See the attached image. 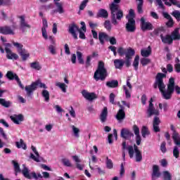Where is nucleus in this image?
<instances>
[{
  "mask_svg": "<svg viewBox=\"0 0 180 180\" xmlns=\"http://www.w3.org/2000/svg\"><path fill=\"white\" fill-rule=\"evenodd\" d=\"M162 72L163 73H162ZM162 72H158L155 77V83L153 84V88L157 89L159 88V91L162 94L163 99L169 101L172 99V95L175 91V79L174 77H170L167 84V89L165 90L166 84L164 83V78H167V69L162 68Z\"/></svg>",
  "mask_w": 180,
  "mask_h": 180,
  "instance_id": "1",
  "label": "nucleus"
},
{
  "mask_svg": "<svg viewBox=\"0 0 180 180\" xmlns=\"http://www.w3.org/2000/svg\"><path fill=\"white\" fill-rule=\"evenodd\" d=\"M153 102V97H151L149 101V104L148 105L147 110L146 111V115L148 119H150V117H152V116H155L153 121V131H155V133H160V131H161V129L160 128L161 120L160 117H158L160 116V110L155 108Z\"/></svg>",
  "mask_w": 180,
  "mask_h": 180,
  "instance_id": "2",
  "label": "nucleus"
},
{
  "mask_svg": "<svg viewBox=\"0 0 180 180\" xmlns=\"http://www.w3.org/2000/svg\"><path fill=\"white\" fill-rule=\"evenodd\" d=\"M121 0H113L112 4L110 5V11L111 12L112 24L116 26L118 23L117 20H122L124 13L122 9H120L118 4H120Z\"/></svg>",
  "mask_w": 180,
  "mask_h": 180,
  "instance_id": "3",
  "label": "nucleus"
},
{
  "mask_svg": "<svg viewBox=\"0 0 180 180\" xmlns=\"http://www.w3.org/2000/svg\"><path fill=\"white\" fill-rule=\"evenodd\" d=\"M82 27L79 29V26L75 25V23H72L70 25L68 32L70 34H72V37L77 40L78 36L77 32L79 33V39L84 40L86 39L85 34L84 32H86V23L84 22H81Z\"/></svg>",
  "mask_w": 180,
  "mask_h": 180,
  "instance_id": "4",
  "label": "nucleus"
},
{
  "mask_svg": "<svg viewBox=\"0 0 180 180\" xmlns=\"http://www.w3.org/2000/svg\"><path fill=\"white\" fill-rule=\"evenodd\" d=\"M117 53L120 57H124L125 56L124 64L127 68L131 65V60L133 58V56L136 54L135 50L131 48L124 49V47H119L117 49Z\"/></svg>",
  "mask_w": 180,
  "mask_h": 180,
  "instance_id": "5",
  "label": "nucleus"
},
{
  "mask_svg": "<svg viewBox=\"0 0 180 180\" xmlns=\"http://www.w3.org/2000/svg\"><path fill=\"white\" fill-rule=\"evenodd\" d=\"M107 77H108V70L105 67V63L103 61H99L97 69L94 72V79L98 82V81H105Z\"/></svg>",
  "mask_w": 180,
  "mask_h": 180,
  "instance_id": "6",
  "label": "nucleus"
},
{
  "mask_svg": "<svg viewBox=\"0 0 180 180\" xmlns=\"http://www.w3.org/2000/svg\"><path fill=\"white\" fill-rule=\"evenodd\" d=\"M13 44L16 47L18 53L21 56L22 61H27L30 54L27 51V50H25V49H23V44H20V43H15V41H13Z\"/></svg>",
  "mask_w": 180,
  "mask_h": 180,
  "instance_id": "7",
  "label": "nucleus"
},
{
  "mask_svg": "<svg viewBox=\"0 0 180 180\" xmlns=\"http://www.w3.org/2000/svg\"><path fill=\"white\" fill-rule=\"evenodd\" d=\"M22 174L23 176L26 178V179H32V178H34V179H38V178H41V179H42L43 178V176L41 174V173H38V174H37L36 172H31L30 173L27 166L23 167Z\"/></svg>",
  "mask_w": 180,
  "mask_h": 180,
  "instance_id": "8",
  "label": "nucleus"
},
{
  "mask_svg": "<svg viewBox=\"0 0 180 180\" xmlns=\"http://www.w3.org/2000/svg\"><path fill=\"white\" fill-rule=\"evenodd\" d=\"M131 77L127 78V84L123 85V90L125 92V96L127 99L131 98V92L133 90V86L131 83Z\"/></svg>",
  "mask_w": 180,
  "mask_h": 180,
  "instance_id": "9",
  "label": "nucleus"
},
{
  "mask_svg": "<svg viewBox=\"0 0 180 180\" xmlns=\"http://www.w3.org/2000/svg\"><path fill=\"white\" fill-rule=\"evenodd\" d=\"M163 2H165V5H166L167 6H172V5L178 6L179 4L176 0H163ZM156 3L158 4L160 9H165V6L164 4H162V0H156Z\"/></svg>",
  "mask_w": 180,
  "mask_h": 180,
  "instance_id": "10",
  "label": "nucleus"
},
{
  "mask_svg": "<svg viewBox=\"0 0 180 180\" xmlns=\"http://www.w3.org/2000/svg\"><path fill=\"white\" fill-rule=\"evenodd\" d=\"M136 20L133 18H128V22L126 24V30L128 32L134 33L136 32Z\"/></svg>",
  "mask_w": 180,
  "mask_h": 180,
  "instance_id": "11",
  "label": "nucleus"
},
{
  "mask_svg": "<svg viewBox=\"0 0 180 180\" xmlns=\"http://www.w3.org/2000/svg\"><path fill=\"white\" fill-rule=\"evenodd\" d=\"M39 84V82H32L31 84H27V86H25V91L27 96H31L32 94H33V92L37 89Z\"/></svg>",
  "mask_w": 180,
  "mask_h": 180,
  "instance_id": "12",
  "label": "nucleus"
},
{
  "mask_svg": "<svg viewBox=\"0 0 180 180\" xmlns=\"http://www.w3.org/2000/svg\"><path fill=\"white\" fill-rule=\"evenodd\" d=\"M141 29L143 32L153 30V26L150 22H146L145 18H141Z\"/></svg>",
  "mask_w": 180,
  "mask_h": 180,
  "instance_id": "13",
  "label": "nucleus"
},
{
  "mask_svg": "<svg viewBox=\"0 0 180 180\" xmlns=\"http://www.w3.org/2000/svg\"><path fill=\"white\" fill-rule=\"evenodd\" d=\"M170 129H171L172 131H173L172 139L174 141V144H176V146H180L179 134V132H177L174 124H171Z\"/></svg>",
  "mask_w": 180,
  "mask_h": 180,
  "instance_id": "14",
  "label": "nucleus"
},
{
  "mask_svg": "<svg viewBox=\"0 0 180 180\" xmlns=\"http://www.w3.org/2000/svg\"><path fill=\"white\" fill-rule=\"evenodd\" d=\"M120 136L122 139L127 140V139H131V137H134V132H131L129 128H122Z\"/></svg>",
  "mask_w": 180,
  "mask_h": 180,
  "instance_id": "15",
  "label": "nucleus"
},
{
  "mask_svg": "<svg viewBox=\"0 0 180 180\" xmlns=\"http://www.w3.org/2000/svg\"><path fill=\"white\" fill-rule=\"evenodd\" d=\"M82 95L87 101H94V99H97V96L94 91L89 93L87 90H82Z\"/></svg>",
  "mask_w": 180,
  "mask_h": 180,
  "instance_id": "16",
  "label": "nucleus"
},
{
  "mask_svg": "<svg viewBox=\"0 0 180 180\" xmlns=\"http://www.w3.org/2000/svg\"><path fill=\"white\" fill-rule=\"evenodd\" d=\"M133 131L136 136V144L137 146H140L141 144V136L140 135V128L136 124L133 125Z\"/></svg>",
  "mask_w": 180,
  "mask_h": 180,
  "instance_id": "17",
  "label": "nucleus"
},
{
  "mask_svg": "<svg viewBox=\"0 0 180 180\" xmlns=\"http://www.w3.org/2000/svg\"><path fill=\"white\" fill-rule=\"evenodd\" d=\"M57 9L51 11V15H55V13H64V9L63 6V4L60 2V1H53Z\"/></svg>",
  "mask_w": 180,
  "mask_h": 180,
  "instance_id": "18",
  "label": "nucleus"
},
{
  "mask_svg": "<svg viewBox=\"0 0 180 180\" xmlns=\"http://www.w3.org/2000/svg\"><path fill=\"white\" fill-rule=\"evenodd\" d=\"M11 120L15 124H20L21 122H24L23 114H15V115H11Z\"/></svg>",
  "mask_w": 180,
  "mask_h": 180,
  "instance_id": "19",
  "label": "nucleus"
},
{
  "mask_svg": "<svg viewBox=\"0 0 180 180\" xmlns=\"http://www.w3.org/2000/svg\"><path fill=\"white\" fill-rule=\"evenodd\" d=\"M160 176H161V172H160V167L158 165H153L152 180H156V178H160Z\"/></svg>",
  "mask_w": 180,
  "mask_h": 180,
  "instance_id": "20",
  "label": "nucleus"
},
{
  "mask_svg": "<svg viewBox=\"0 0 180 180\" xmlns=\"http://www.w3.org/2000/svg\"><path fill=\"white\" fill-rule=\"evenodd\" d=\"M160 39L164 44L171 45L173 44L172 40V34H166V36H163V34H160Z\"/></svg>",
  "mask_w": 180,
  "mask_h": 180,
  "instance_id": "21",
  "label": "nucleus"
},
{
  "mask_svg": "<svg viewBox=\"0 0 180 180\" xmlns=\"http://www.w3.org/2000/svg\"><path fill=\"white\" fill-rule=\"evenodd\" d=\"M0 33L1 34H5V35L15 34L14 31L13 30V29H11V26H4L3 27H0Z\"/></svg>",
  "mask_w": 180,
  "mask_h": 180,
  "instance_id": "22",
  "label": "nucleus"
},
{
  "mask_svg": "<svg viewBox=\"0 0 180 180\" xmlns=\"http://www.w3.org/2000/svg\"><path fill=\"white\" fill-rule=\"evenodd\" d=\"M134 153L136 155V162H141L143 160V155L141 153V150L139 149V146L134 143Z\"/></svg>",
  "mask_w": 180,
  "mask_h": 180,
  "instance_id": "23",
  "label": "nucleus"
},
{
  "mask_svg": "<svg viewBox=\"0 0 180 180\" xmlns=\"http://www.w3.org/2000/svg\"><path fill=\"white\" fill-rule=\"evenodd\" d=\"M5 90H1V89H0V105L4 108H10L11 103V101H6V98H1Z\"/></svg>",
  "mask_w": 180,
  "mask_h": 180,
  "instance_id": "24",
  "label": "nucleus"
},
{
  "mask_svg": "<svg viewBox=\"0 0 180 180\" xmlns=\"http://www.w3.org/2000/svg\"><path fill=\"white\" fill-rule=\"evenodd\" d=\"M32 150L35 155H34V153H30V158H32V160H33L36 162H40L39 153L38 150H37V148H35L34 145H32Z\"/></svg>",
  "mask_w": 180,
  "mask_h": 180,
  "instance_id": "25",
  "label": "nucleus"
},
{
  "mask_svg": "<svg viewBox=\"0 0 180 180\" xmlns=\"http://www.w3.org/2000/svg\"><path fill=\"white\" fill-rule=\"evenodd\" d=\"M5 51L6 53V58H8V60H18L19 56L13 53L11 49H5Z\"/></svg>",
  "mask_w": 180,
  "mask_h": 180,
  "instance_id": "26",
  "label": "nucleus"
},
{
  "mask_svg": "<svg viewBox=\"0 0 180 180\" xmlns=\"http://www.w3.org/2000/svg\"><path fill=\"white\" fill-rule=\"evenodd\" d=\"M98 39L100 41V44L103 45L105 44V41H109V36L106 33L103 32H100L98 33Z\"/></svg>",
  "mask_w": 180,
  "mask_h": 180,
  "instance_id": "27",
  "label": "nucleus"
},
{
  "mask_svg": "<svg viewBox=\"0 0 180 180\" xmlns=\"http://www.w3.org/2000/svg\"><path fill=\"white\" fill-rule=\"evenodd\" d=\"M108 115V107H103L100 115V120L101 123H105L107 120Z\"/></svg>",
  "mask_w": 180,
  "mask_h": 180,
  "instance_id": "28",
  "label": "nucleus"
},
{
  "mask_svg": "<svg viewBox=\"0 0 180 180\" xmlns=\"http://www.w3.org/2000/svg\"><path fill=\"white\" fill-rule=\"evenodd\" d=\"M163 16H164V18L165 19L168 20V22H167V23H166V26L167 27H173V26H174V20H173L171 15H169L167 13L164 12L163 13Z\"/></svg>",
  "mask_w": 180,
  "mask_h": 180,
  "instance_id": "29",
  "label": "nucleus"
},
{
  "mask_svg": "<svg viewBox=\"0 0 180 180\" xmlns=\"http://www.w3.org/2000/svg\"><path fill=\"white\" fill-rule=\"evenodd\" d=\"M72 160L76 162L77 169H79V171H83L84 166L83 165H81V159H79V156H77V155H73Z\"/></svg>",
  "mask_w": 180,
  "mask_h": 180,
  "instance_id": "30",
  "label": "nucleus"
},
{
  "mask_svg": "<svg viewBox=\"0 0 180 180\" xmlns=\"http://www.w3.org/2000/svg\"><path fill=\"white\" fill-rule=\"evenodd\" d=\"M106 86H108V88H117V86H119V82L117 79L108 80V82H106Z\"/></svg>",
  "mask_w": 180,
  "mask_h": 180,
  "instance_id": "31",
  "label": "nucleus"
},
{
  "mask_svg": "<svg viewBox=\"0 0 180 180\" xmlns=\"http://www.w3.org/2000/svg\"><path fill=\"white\" fill-rule=\"evenodd\" d=\"M172 43H174V40H180L179 27H176L172 32Z\"/></svg>",
  "mask_w": 180,
  "mask_h": 180,
  "instance_id": "32",
  "label": "nucleus"
},
{
  "mask_svg": "<svg viewBox=\"0 0 180 180\" xmlns=\"http://www.w3.org/2000/svg\"><path fill=\"white\" fill-rule=\"evenodd\" d=\"M108 12L105 9H100L97 13V18H103V19H108Z\"/></svg>",
  "mask_w": 180,
  "mask_h": 180,
  "instance_id": "33",
  "label": "nucleus"
},
{
  "mask_svg": "<svg viewBox=\"0 0 180 180\" xmlns=\"http://www.w3.org/2000/svg\"><path fill=\"white\" fill-rule=\"evenodd\" d=\"M114 65L117 70H122L124 65V61L122 59L115 60Z\"/></svg>",
  "mask_w": 180,
  "mask_h": 180,
  "instance_id": "34",
  "label": "nucleus"
},
{
  "mask_svg": "<svg viewBox=\"0 0 180 180\" xmlns=\"http://www.w3.org/2000/svg\"><path fill=\"white\" fill-rule=\"evenodd\" d=\"M165 32V29L163 26H160V27H157L153 30L152 33H150V36H160V33Z\"/></svg>",
  "mask_w": 180,
  "mask_h": 180,
  "instance_id": "35",
  "label": "nucleus"
},
{
  "mask_svg": "<svg viewBox=\"0 0 180 180\" xmlns=\"http://www.w3.org/2000/svg\"><path fill=\"white\" fill-rule=\"evenodd\" d=\"M126 117V112L125 111H122L120 108L118 110L116 115V118L117 120H124Z\"/></svg>",
  "mask_w": 180,
  "mask_h": 180,
  "instance_id": "36",
  "label": "nucleus"
},
{
  "mask_svg": "<svg viewBox=\"0 0 180 180\" xmlns=\"http://www.w3.org/2000/svg\"><path fill=\"white\" fill-rule=\"evenodd\" d=\"M141 133L143 139H146V136H149L150 131L148 129V127H146V125H143L142 128L141 129Z\"/></svg>",
  "mask_w": 180,
  "mask_h": 180,
  "instance_id": "37",
  "label": "nucleus"
},
{
  "mask_svg": "<svg viewBox=\"0 0 180 180\" xmlns=\"http://www.w3.org/2000/svg\"><path fill=\"white\" fill-rule=\"evenodd\" d=\"M6 77L8 79H10V81H13V79H15L17 81V73H13L12 71H8L6 73Z\"/></svg>",
  "mask_w": 180,
  "mask_h": 180,
  "instance_id": "38",
  "label": "nucleus"
},
{
  "mask_svg": "<svg viewBox=\"0 0 180 180\" xmlns=\"http://www.w3.org/2000/svg\"><path fill=\"white\" fill-rule=\"evenodd\" d=\"M41 96L43 98H44L46 102H49L50 101V93L49 90H46V89H44L42 90Z\"/></svg>",
  "mask_w": 180,
  "mask_h": 180,
  "instance_id": "39",
  "label": "nucleus"
},
{
  "mask_svg": "<svg viewBox=\"0 0 180 180\" xmlns=\"http://www.w3.org/2000/svg\"><path fill=\"white\" fill-rule=\"evenodd\" d=\"M21 21H20V27L22 29V30L25 29V27H27L28 29H31L30 25H28L25 22V19L24 16L20 17Z\"/></svg>",
  "mask_w": 180,
  "mask_h": 180,
  "instance_id": "40",
  "label": "nucleus"
},
{
  "mask_svg": "<svg viewBox=\"0 0 180 180\" xmlns=\"http://www.w3.org/2000/svg\"><path fill=\"white\" fill-rule=\"evenodd\" d=\"M30 67L33 70H36V71H40V70H41V66L40 65L38 61H35L34 63H31Z\"/></svg>",
  "mask_w": 180,
  "mask_h": 180,
  "instance_id": "41",
  "label": "nucleus"
},
{
  "mask_svg": "<svg viewBox=\"0 0 180 180\" xmlns=\"http://www.w3.org/2000/svg\"><path fill=\"white\" fill-rule=\"evenodd\" d=\"M162 175L164 180H172V174L169 170H164Z\"/></svg>",
  "mask_w": 180,
  "mask_h": 180,
  "instance_id": "42",
  "label": "nucleus"
},
{
  "mask_svg": "<svg viewBox=\"0 0 180 180\" xmlns=\"http://www.w3.org/2000/svg\"><path fill=\"white\" fill-rule=\"evenodd\" d=\"M139 61H140L139 56H136L133 63V67L135 71H137L139 70Z\"/></svg>",
  "mask_w": 180,
  "mask_h": 180,
  "instance_id": "43",
  "label": "nucleus"
},
{
  "mask_svg": "<svg viewBox=\"0 0 180 180\" xmlns=\"http://www.w3.org/2000/svg\"><path fill=\"white\" fill-rule=\"evenodd\" d=\"M16 147L18 148H22L27 150V143H25L23 139H20V142H16Z\"/></svg>",
  "mask_w": 180,
  "mask_h": 180,
  "instance_id": "44",
  "label": "nucleus"
},
{
  "mask_svg": "<svg viewBox=\"0 0 180 180\" xmlns=\"http://www.w3.org/2000/svg\"><path fill=\"white\" fill-rule=\"evenodd\" d=\"M144 4V1L143 0H139V3L137 5V12L139 14L143 13V6Z\"/></svg>",
  "mask_w": 180,
  "mask_h": 180,
  "instance_id": "45",
  "label": "nucleus"
},
{
  "mask_svg": "<svg viewBox=\"0 0 180 180\" xmlns=\"http://www.w3.org/2000/svg\"><path fill=\"white\" fill-rule=\"evenodd\" d=\"M72 131L75 137H77V139H79V133H80L79 128H77V127H75V125H72Z\"/></svg>",
  "mask_w": 180,
  "mask_h": 180,
  "instance_id": "46",
  "label": "nucleus"
},
{
  "mask_svg": "<svg viewBox=\"0 0 180 180\" xmlns=\"http://www.w3.org/2000/svg\"><path fill=\"white\" fill-rule=\"evenodd\" d=\"M151 63V60L150 58H147L146 57H143L141 59V64L143 67H146V65H148Z\"/></svg>",
  "mask_w": 180,
  "mask_h": 180,
  "instance_id": "47",
  "label": "nucleus"
},
{
  "mask_svg": "<svg viewBox=\"0 0 180 180\" xmlns=\"http://www.w3.org/2000/svg\"><path fill=\"white\" fill-rule=\"evenodd\" d=\"M106 166L108 169H112L113 162L112 159H109L108 156L106 157Z\"/></svg>",
  "mask_w": 180,
  "mask_h": 180,
  "instance_id": "48",
  "label": "nucleus"
},
{
  "mask_svg": "<svg viewBox=\"0 0 180 180\" xmlns=\"http://www.w3.org/2000/svg\"><path fill=\"white\" fill-rule=\"evenodd\" d=\"M11 0H0V6H11Z\"/></svg>",
  "mask_w": 180,
  "mask_h": 180,
  "instance_id": "49",
  "label": "nucleus"
},
{
  "mask_svg": "<svg viewBox=\"0 0 180 180\" xmlns=\"http://www.w3.org/2000/svg\"><path fill=\"white\" fill-rule=\"evenodd\" d=\"M127 150H128V153L130 158H133L134 155V148H133L132 145H129L127 146Z\"/></svg>",
  "mask_w": 180,
  "mask_h": 180,
  "instance_id": "50",
  "label": "nucleus"
},
{
  "mask_svg": "<svg viewBox=\"0 0 180 180\" xmlns=\"http://www.w3.org/2000/svg\"><path fill=\"white\" fill-rule=\"evenodd\" d=\"M141 54L142 57L148 58V57H150V56H151V50H141Z\"/></svg>",
  "mask_w": 180,
  "mask_h": 180,
  "instance_id": "51",
  "label": "nucleus"
},
{
  "mask_svg": "<svg viewBox=\"0 0 180 180\" xmlns=\"http://www.w3.org/2000/svg\"><path fill=\"white\" fill-rule=\"evenodd\" d=\"M77 60L79 61V64H84V61L83 60L82 53L80 51H77Z\"/></svg>",
  "mask_w": 180,
  "mask_h": 180,
  "instance_id": "52",
  "label": "nucleus"
},
{
  "mask_svg": "<svg viewBox=\"0 0 180 180\" xmlns=\"http://www.w3.org/2000/svg\"><path fill=\"white\" fill-rule=\"evenodd\" d=\"M56 86H58L60 88V89L63 91V92H67V89L65 86V83H61V82H58L56 83Z\"/></svg>",
  "mask_w": 180,
  "mask_h": 180,
  "instance_id": "53",
  "label": "nucleus"
},
{
  "mask_svg": "<svg viewBox=\"0 0 180 180\" xmlns=\"http://www.w3.org/2000/svg\"><path fill=\"white\" fill-rule=\"evenodd\" d=\"M12 162L14 165L15 172L18 174V172H20V167L18 162H15V160H12Z\"/></svg>",
  "mask_w": 180,
  "mask_h": 180,
  "instance_id": "54",
  "label": "nucleus"
},
{
  "mask_svg": "<svg viewBox=\"0 0 180 180\" xmlns=\"http://www.w3.org/2000/svg\"><path fill=\"white\" fill-rule=\"evenodd\" d=\"M173 156L175 158H179V149L178 146H174L173 148Z\"/></svg>",
  "mask_w": 180,
  "mask_h": 180,
  "instance_id": "55",
  "label": "nucleus"
},
{
  "mask_svg": "<svg viewBox=\"0 0 180 180\" xmlns=\"http://www.w3.org/2000/svg\"><path fill=\"white\" fill-rule=\"evenodd\" d=\"M172 15L175 18V19L177 20V22H180V12L179 11H174L172 12Z\"/></svg>",
  "mask_w": 180,
  "mask_h": 180,
  "instance_id": "56",
  "label": "nucleus"
},
{
  "mask_svg": "<svg viewBox=\"0 0 180 180\" xmlns=\"http://www.w3.org/2000/svg\"><path fill=\"white\" fill-rule=\"evenodd\" d=\"M62 163L65 167H72L70 160H69V159H66V158H63V159H62Z\"/></svg>",
  "mask_w": 180,
  "mask_h": 180,
  "instance_id": "57",
  "label": "nucleus"
},
{
  "mask_svg": "<svg viewBox=\"0 0 180 180\" xmlns=\"http://www.w3.org/2000/svg\"><path fill=\"white\" fill-rule=\"evenodd\" d=\"M167 142L165 141H163L162 143L160 144V150L163 154H165L167 153Z\"/></svg>",
  "mask_w": 180,
  "mask_h": 180,
  "instance_id": "58",
  "label": "nucleus"
},
{
  "mask_svg": "<svg viewBox=\"0 0 180 180\" xmlns=\"http://www.w3.org/2000/svg\"><path fill=\"white\" fill-rule=\"evenodd\" d=\"M104 27L108 31L110 32L111 29H112V26H111V23L110 22V20H105V23H104Z\"/></svg>",
  "mask_w": 180,
  "mask_h": 180,
  "instance_id": "59",
  "label": "nucleus"
},
{
  "mask_svg": "<svg viewBox=\"0 0 180 180\" xmlns=\"http://www.w3.org/2000/svg\"><path fill=\"white\" fill-rule=\"evenodd\" d=\"M42 9H44V11H50V9H53L54 5L53 4H50L49 5H44L41 6Z\"/></svg>",
  "mask_w": 180,
  "mask_h": 180,
  "instance_id": "60",
  "label": "nucleus"
},
{
  "mask_svg": "<svg viewBox=\"0 0 180 180\" xmlns=\"http://www.w3.org/2000/svg\"><path fill=\"white\" fill-rule=\"evenodd\" d=\"M110 103H112V105H115V93H110Z\"/></svg>",
  "mask_w": 180,
  "mask_h": 180,
  "instance_id": "61",
  "label": "nucleus"
},
{
  "mask_svg": "<svg viewBox=\"0 0 180 180\" xmlns=\"http://www.w3.org/2000/svg\"><path fill=\"white\" fill-rule=\"evenodd\" d=\"M91 58H92L91 56H88L86 57V68L91 66Z\"/></svg>",
  "mask_w": 180,
  "mask_h": 180,
  "instance_id": "62",
  "label": "nucleus"
},
{
  "mask_svg": "<svg viewBox=\"0 0 180 180\" xmlns=\"http://www.w3.org/2000/svg\"><path fill=\"white\" fill-rule=\"evenodd\" d=\"M41 32H42V36L44 39H45V40H48V34H47L46 29L41 28Z\"/></svg>",
  "mask_w": 180,
  "mask_h": 180,
  "instance_id": "63",
  "label": "nucleus"
},
{
  "mask_svg": "<svg viewBox=\"0 0 180 180\" xmlns=\"http://www.w3.org/2000/svg\"><path fill=\"white\" fill-rule=\"evenodd\" d=\"M109 42L110 43L111 46H114L117 44V40L115 37H109Z\"/></svg>",
  "mask_w": 180,
  "mask_h": 180,
  "instance_id": "64",
  "label": "nucleus"
}]
</instances>
